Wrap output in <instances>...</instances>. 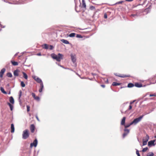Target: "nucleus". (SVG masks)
<instances>
[{"label":"nucleus","instance_id":"obj_4","mask_svg":"<svg viewBox=\"0 0 156 156\" xmlns=\"http://www.w3.org/2000/svg\"><path fill=\"white\" fill-rule=\"evenodd\" d=\"M38 141L37 139H35L33 143H31L30 144V147L32 148L33 146L36 147L37 145Z\"/></svg>","mask_w":156,"mask_h":156},{"label":"nucleus","instance_id":"obj_33","mask_svg":"<svg viewBox=\"0 0 156 156\" xmlns=\"http://www.w3.org/2000/svg\"><path fill=\"white\" fill-rule=\"evenodd\" d=\"M21 86L22 87H24L25 86V84L23 81L21 82Z\"/></svg>","mask_w":156,"mask_h":156},{"label":"nucleus","instance_id":"obj_26","mask_svg":"<svg viewBox=\"0 0 156 156\" xmlns=\"http://www.w3.org/2000/svg\"><path fill=\"white\" fill-rule=\"evenodd\" d=\"M82 6L84 8H86V3L85 2L84 0H82Z\"/></svg>","mask_w":156,"mask_h":156},{"label":"nucleus","instance_id":"obj_56","mask_svg":"<svg viewBox=\"0 0 156 156\" xmlns=\"http://www.w3.org/2000/svg\"><path fill=\"white\" fill-rule=\"evenodd\" d=\"M19 53V52H17L16 53L15 55H14V56L15 57L16 56H17V55H18V53Z\"/></svg>","mask_w":156,"mask_h":156},{"label":"nucleus","instance_id":"obj_20","mask_svg":"<svg viewBox=\"0 0 156 156\" xmlns=\"http://www.w3.org/2000/svg\"><path fill=\"white\" fill-rule=\"evenodd\" d=\"M38 83H43V82L39 78H37V80H36Z\"/></svg>","mask_w":156,"mask_h":156},{"label":"nucleus","instance_id":"obj_5","mask_svg":"<svg viewBox=\"0 0 156 156\" xmlns=\"http://www.w3.org/2000/svg\"><path fill=\"white\" fill-rule=\"evenodd\" d=\"M62 55L60 53H58L56 57L55 58L57 61L60 62L61 59H62Z\"/></svg>","mask_w":156,"mask_h":156},{"label":"nucleus","instance_id":"obj_45","mask_svg":"<svg viewBox=\"0 0 156 156\" xmlns=\"http://www.w3.org/2000/svg\"><path fill=\"white\" fill-rule=\"evenodd\" d=\"M124 1H119V2H117L116 4H121L122 3V2H124Z\"/></svg>","mask_w":156,"mask_h":156},{"label":"nucleus","instance_id":"obj_35","mask_svg":"<svg viewBox=\"0 0 156 156\" xmlns=\"http://www.w3.org/2000/svg\"><path fill=\"white\" fill-rule=\"evenodd\" d=\"M132 106L131 105H130L129 106V108L128 109V110H126L125 111V113H126L127 111L130 110L132 109Z\"/></svg>","mask_w":156,"mask_h":156},{"label":"nucleus","instance_id":"obj_50","mask_svg":"<svg viewBox=\"0 0 156 156\" xmlns=\"http://www.w3.org/2000/svg\"><path fill=\"white\" fill-rule=\"evenodd\" d=\"M104 17L105 18H107V15L105 13L104 15Z\"/></svg>","mask_w":156,"mask_h":156},{"label":"nucleus","instance_id":"obj_11","mask_svg":"<svg viewBox=\"0 0 156 156\" xmlns=\"http://www.w3.org/2000/svg\"><path fill=\"white\" fill-rule=\"evenodd\" d=\"M5 68H3L1 69L0 72V77L2 78L4 73L5 71Z\"/></svg>","mask_w":156,"mask_h":156},{"label":"nucleus","instance_id":"obj_62","mask_svg":"<svg viewBox=\"0 0 156 156\" xmlns=\"http://www.w3.org/2000/svg\"><path fill=\"white\" fill-rule=\"evenodd\" d=\"M141 4H139V5H140Z\"/></svg>","mask_w":156,"mask_h":156},{"label":"nucleus","instance_id":"obj_47","mask_svg":"<svg viewBox=\"0 0 156 156\" xmlns=\"http://www.w3.org/2000/svg\"><path fill=\"white\" fill-rule=\"evenodd\" d=\"M128 103V102H127L126 103H123L122 105V107H124L125 106V105H126V104H127Z\"/></svg>","mask_w":156,"mask_h":156},{"label":"nucleus","instance_id":"obj_55","mask_svg":"<svg viewBox=\"0 0 156 156\" xmlns=\"http://www.w3.org/2000/svg\"><path fill=\"white\" fill-rule=\"evenodd\" d=\"M126 1L130 2L133 1V0H125Z\"/></svg>","mask_w":156,"mask_h":156},{"label":"nucleus","instance_id":"obj_12","mask_svg":"<svg viewBox=\"0 0 156 156\" xmlns=\"http://www.w3.org/2000/svg\"><path fill=\"white\" fill-rule=\"evenodd\" d=\"M35 126L34 124H31L30 126V129L32 133L34 132L35 130Z\"/></svg>","mask_w":156,"mask_h":156},{"label":"nucleus","instance_id":"obj_59","mask_svg":"<svg viewBox=\"0 0 156 156\" xmlns=\"http://www.w3.org/2000/svg\"><path fill=\"white\" fill-rule=\"evenodd\" d=\"M60 66V67H62V68H64L63 67V66H61V65Z\"/></svg>","mask_w":156,"mask_h":156},{"label":"nucleus","instance_id":"obj_57","mask_svg":"<svg viewBox=\"0 0 156 156\" xmlns=\"http://www.w3.org/2000/svg\"><path fill=\"white\" fill-rule=\"evenodd\" d=\"M91 74L93 76H95L96 75L95 73H91Z\"/></svg>","mask_w":156,"mask_h":156},{"label":"nucleus","instance_id":"obj_16","mask_svg":"<svg viewBox=\"0 0 156 156\" xmlns=\"http://www.w3.org/2000/svg\"><path fill=\"white\" fill-rule=\"evenodd\" d=\"M9 100L10 103L12 104H14V99L11 96L9 97Z\"/></svg>","mask_w":156,"mask_h":156},{"label":"nucleus","instance_id":"obj_3","mask_svg":"<svg viewBox=\"0 0 156 156\" xmlns=\"http://www.w3.org/2000/svg\"><path fill=\"white\" fill-rule=\"evenodd\" d=\"M149 138V136L147 134H146V136L143 139V146L147 144V142Z\"/></svg>","mask_w":156,"mask_h":156},{"label":"nucleus","instance_id":"obj_37","mask_svg":"<svg viewBox=\"0 0 156 156\" xmlns=\"http://www.w3.org/2000/svg\"><path fill=\"white\" fill-rule=\"evenodd\" d=\"M76 37L77 38H82V36L79 34H77L76 35Z\"/></svg>","mask_w":156,"mask_h":156},{"label":"nucleus","instance_id":"obj_24","mask_svg":"<svg viewBox=\"0 0 156 156\" xmlns=\"http://www.w3.org/2000/svg\"><path fill=\"white\" fill-rule=\"evenodd\" d=\"M120 83H118L116 82H113L112 83V85L114 86H117L118 85H120Z\"/></svg>","mask_w":156,"mask_h":156},{"label":"nucleus","instance_id":"obj_48","mask_svg":"<svg viewBox=\"0 0 156 156\" xmlns=\"http://www.w3.org/2000/svg\"><path fill=\"white\" fill-rule=\"evenodd\" d=\"M155 96H156V94H150V97Z\"/></svg>","mask_w":156,"mask_h":156},{"label":"nucleus","instance_id":"obj_34","mask_svg":"<svg viewBox=\"0 0 156 156\" xmlns=\"http://www.w3.org/2000/svg\"><path fill=\"white\" fill-rule=\"evenodd\" d=\"M90 9L93 10H95V7L93 6H91L90 7Z\"/></svg>","mask_w":156,"mask_h":156},{"label":"nucleus","instance_id":"obj_31","mask_svg":"<svg viewBox=\"0 0 156 156\" xmlns=\"http://www.w3.org/2000/svg\"><path fill=\"white\" fill-rule=\"evenodd\" d=\"M75 34V33H72L70 34L69 36L70 37H74Z\"/></svg>","mask_w":156,"mask_h":156},{"label":"nucleus","instance_id":"obj_61","mask_svg":"<svg viewBox=\"0 0 156 156\" xmlns=\"http://www.w3.org/2000/svg\"><path fill=\"white\" fill-rule=\"evenodd\" d=\"M10 94V92H9V93L8 94Z\"/></svg>","mask_w":156,"mask_h":156},{"label":"nucleus","instance_id":"obj_44","mask_svg":"<svg viewBox=\"0 0 156 156\" xmlns=\"http://www.w3.org/2000/svg\"><path fill=\"white\" fill-rule=\"evenodd\" d=\"M150 113V112L149 111L148 112H145L142 116H143V117L144 115H146L147 114H149Z\"/></svg>","mask_w":156,"mask_h":156},{"label":"nucleus","instance_id":"obj_46","mask_svg":"<svg viewBox=\"0 0 156 156\" xmlns=\"http://www.w3.org/2000/svg\"><path fill=\"white\" fill-rule=\"evenodd\" d=\"M35 117L36 118V119H37V120L39 121V122H40V120H39L38 117V116L37 115H36L35 116Z\"/></svg>","mask_w":156,"mask_h":156},{"label":"nucleus","instance_id":"obj_42","mask_svg":"<svg viewBox=\"0 0 156 156\" xmlns=\"http://www.w3.org/2000/svg\"><path fill=\"white\" fill-rule=\"evenodd\" d=\"M54 48V46L52 45H50L49 46V49L51 50H52Z\"/></svg>","mask_w":156,"mask_h":156},{"label":"nucleus","instance_id":"obj_63","mask_svg":"<svg viewBox=\"0 0 156 156\" xmlns=\"http://www.w3.org/2000/svg\"><path fill=\"white\" fill-rule=\"evenodd\" d=\"M108 80H107V82H108Z\"/></svg>","mask_w":156,"mask_h":156},{"label":"nucleus","instance_id":"obj_25","mask_svg":"<svg viewBox=\"0 0 156 156\" xmlns=\"http://www.w3.org/2000/svg\"><path fill=\"white\" fill-rule=\"evenodd\" d=\"M51 57L54 59H55V58L57 56V55L55 54L54 53H52L51 54Z\"/></svg>","mask_w":156,"mask_h":156},{"label":"nucleus","instance_id":"obj_60","mask_svg":"<svg viewBox=\"0 0 156 156\" xmlns=\"http://www.w3.org/2000/svg\"><path fill=\"white\" fill-rule=\"evenodd\" d=\"M60 66V67H62V68H64L63 67V66H61V65Z\"/></svg>","mask_w":156,"mask_h":156},{"label":"nucleus","instance_id":"obj_41","mask_svg":"<svg viewBox=\"0 0 156 156\" xmlns=\"http://www.w3.org/2000/svg\"><path fill=\"white\" fill-rule=\"evenodd\" d=\"M136 154L137 155V156H140V155L139 153L138 150L137 149H136Z\"/></svg>","mask_w":156,"mask_h":156},{"label":"nucleus","instance_id":"obj_10","mask_svg":"<svg viewBox=\"0 0 156 156\" xmlns=\"http://www.w3.org/2000/svg\"><path fill=\"white\" fill-rule=\"evenodd\" d=\"M31 94L32 95V96L33 97L35 100H36L37 101H40V99L39 97L38 96H36L35 94L34 93H32Z\"/></svg>","mask_w":156,"mask_h":156},{"label":"nucleus","instance_id":"obj_64","mask_svg":"<svg viewBox=\"0 0 156 156\" xmlns=\"http://www.w3.org/2000/svg\"><path fill=\"white\" fill-rule=\"evenodd\" d=\"M154 137H155V138H156V135Z\"/></svg>","mask_w":156,"mask_h":156},{"label":"nucleus","instance_id":"obj_43","mask_svg":"<svg viewBox=\"0 0 156 156\" xmlns=\"http://www.w3.org/2000/svg\"><path fill=\"white\" fill-rule=\"evenodd\" d=\"M27 111L28 112H29L30 110V107L29 105L27 106Z\"/></svg>","mask_w":156,"mask_h":156},{"label":"nucleus","instance_id":"obj_51","mask_svg":"<svg viewBox=\"0 0 156 156\" xmlns=\"http://www.w3.org/2000/svg\"><path fill=\"white\" fill-rule=\"evenodd\" d=\"M135 101V100H133L132 101H131L129 103L130 105H131L133 104Z\"/></svg>","mask_w":156,"mask_h":156},{"label":"nucleus","instance_id":"obj_8","mask_svg":"<svg viewBox=\"0 0 156 156\" xmlns=\"http://www.w3.org/2000/svg\"><path fill=\"white\" fill-rule=\"evenodd\" d=\"M124 133H123L122 136L124 138L129 133V129H124Z\"/></svg>","mask_w":156,"mask_h":156},{"label":"nucleus","instance_id":"obj_53","mask_svg":"<svg viewBox=\"0 0 156 156\" xmlns=\"http://www.w3.org/2000/svg\"><path fill=\"white\" fill-rule=\"evenodd\" d=\"M37 55L38 56H41V55L40 53H38L37 54Z\"/></svg>","mask_w":156,"mask_h":156},{"label":"nucleus","instance_id":"obj_19","mask_svg":"<svg viewBox=\"0 0 156 156\" xmlns=\"http://www.w3.org/2000/svg\"><path fill=\"white\" fill-rule=\"evenodd\" d=\"M126 118V117H124L122 119L121 122V124L122 125H124L125 123Z\"/></svg>","mask_w":156,"mask_h":156},{"label":"nucleus","instance_id":"obj_49","mask_svg":"<svg viewBox=\"0 0 156 156\" xmlns=\"http://www.w3.org/2000/svg\"><path fill=\"white\" fill-rule=\"evenodd\" d=\"M131 16L134 17H135V16H137V15L136 14H132L131 15Z\"/></svg>","mask_w":156,"mask_h":156},{"label":"nucleus","instance_id":"obj_7","mask_svg":"<svg viewBox=\"0 0 156 156\" xmlns=\"http://www.w3.org/2000/svg\"><path fill=\"white\" fill-rule=\"evenodd\" d=\"M114 74L116 76H119V77H122V78H124V77H129L130 76L129 75H121L120 74H118L116 73H114Z\"/></svg>","mask_w":156,"mask_h":156},{"label":"nucleus","instance_id":"obj_30","mask_svg":"<svg viewBox=\"0 0 156 156\" xmlns=\"http://www.w3.org/2000/svg\"><path fill=\"white\" fill-rule=\"evenodd\" d=\"M7 76L9 77H11L12 76V75L11 73H7Z\"/></svg>","mask_w":156,"mask_h":156},{"label":"nucleus","instance_id":"obj_58","mask_svg":"<svg viewBox=\"0 0 156 156\" xmlns=\"http://www.w3.org/2000/svg\"><path fill=\"white\" fill-rule=\"evenodd\" d=\"M88 79L91 80H92V79L88 78Z\"/></svg>","mask_w":156,"mask_h":156},{"label":"nucleus","instance_id":"obj_15","mask_svg":"<svg viewBox=\"0 0 156 156\" xmlns=\"http://www.w3.org/2000/svg\"><path fill=\"white\" fill-rule=\"evenodd\" d=\"M19 71V70L18 69L15 70L13 72L14 76H19L18 72Z\"/></svg>","mask_w":156,"mask_h":156},{"label":"nucleus","instance_id":"obj_18","mask_svg":"<svg viewBox=\"0 0 156 156\" xmlns=\"http://www.w3.org/2000/svg\"><path fill=\"white\" fill-rule=\"evenodd\" d=\"M61 41L63 43L66 44H69V42L66 40L65 39H62L61 40Z\"/></svg>","mask_w":156,"mask_h":156},{"label":"nucleus","instance_id":"obj_27","mask_svg":"<svg viewBox=\"0 0 156 156\" xmlns=\"http://www.w3.org/2000/svg\"><path fill=\"white\" fill-rule=\"evenodd\" d=\"M23 77L25 79H27L28 78V76L27 74L24 72H23Z\"/></svg>","mask_w":156,"mask_h":156},{"label":"nucleus","instance_id":"obj_28","mask_svg":"<svg viewBox=\"0 0 156 156\" xmlns=\"http://www.w3.org/2000/svg\"><path fill=\"white\" fill-rule=\"evenodd\" d=\"M11 63L13 66H17L18 65V63L17 62L11 61Z\"/></svg>","mask_w":156,"mask_h":156},{"label":"nucleus","instance_id":"obj_40","mask_svg":"<svg viewBox=\"0 0 156 156\" xmlns=\"http://www.w3.org/2000/svg\"><path fill=\"white\" fill-rule=\"evenodd\" d=\"M21 95H22V91H21V90H20L19 91V99H20V98L21 97Z\"/></svg>","mask_w":156,"mask_h":156},{"label":"nucleus","instance_id":"obj_21","mask_svg":"<svg viewBox=\"0 0 156 156\" xmlns=\"http://www.w3.org/2000/svg\"><path fill=\"white\" fill-rule=\"evenodd\" d=\"M133 86H134V84L132 83H128L127 85V87L129 88L132 87Z\"/></svg>","mask_w":156,"mask_h":156},{"label":"nucleus","instance_id":"obj_52","mask_svg":"<svg viewBox=\"0 0 156 156\" xmlns=\"http://www.w3.org/2000/svg\"><path fill=\"white\" fill-rule=\"evenodd\" d=\"M154 108H153L152 109L150 110V111H149L151 113V112H152V111H153L154 110Z\"/></svg>","mask_w":156,"mask_h":156},{"label":"nucleus","instance_id":"obj_17","mask_svg":"<svg viewBox=\"0 0 156 156\" xmlns=\"http://www.w3.org/2000/svg\"><path fill=\"white\" fill-rule=\"evenodd\" d=\"M11 132L12 133H13L14 132V125L13 124H11Z\"/></svg>","mask_w":156,"mask_h":156},{"label":"nucleus","instance_id":"obj_14","mask_svg":"<svg viewBox=\"0 0 156 156\" xmlns=\"http://www.w3.org/2000/svg\"><path fill=\"white\" fill-rule=\"evenodd\" d=\"M44 88V85L43 83H41L40 84V88L39 90V92L41 93L42 92L43 89Z\"/></svg>","mask_w":156,"mask_h":156},{"label":"nucleus","instance_id":"obj_32","mask_svg":"<svg viewBox=\"0 0 156 156\" xmlns=\"http://www.w3.org/2000/svg\"><path fill=\"white\" fill-rule=\"evenodd\" d=\"M44 47H43V48L46 49H48V44H44L43 45Z\"/></svg>","mask_w":156,"mask_h":156},{"label":"nucleus","instance_id":"obj_1","mask_svg":"<svg viewBox=\"0 0 156 156\" xmlns=\"http://www.w3.org/2000/svg\"><path fill=\"white\" fill-rule=\"evenodd\" d=\"M143 118V116H140L137 118L133 120L131 122V124L134 125H136L141 121Z\"/></svg>","mask_w":156,"mask_h":156},{"label":"nucleus","instance_id":"obj_29","mask_svg":"<svg viewBox=\"0 0 156 156\" xmlns=\"http://www.w3.org/2000/svg\"><path fill=\"white\" fill-rule=\"evenodd\" d=\"M154 155V153L152 152H150L147 154V156H153Z\"/></svg>","mask_w":156,"mask_h":156},{"label":"nucleus","instance_id":"obj_39","mask_svg":"<svg viewBox=\"0 0 156 156\" xmlns=\"http://www.w3.org/2000/svg\"><path fill=\"white\" fill-rule=\"evenodd\" d=\"M32 78L36 81L37 78H38V77L35 76H32Z\"/></svg>","mask_w":156,"mask_h":156},{"label":"nucleus","instance_id":"obj_23","mask_svg":"<svg viewBox=\"0 0 156 156\" xmlns=\"http://www.w3.org/2000/svg\"><path fill=\"white\" fill-rule=\"evenodd\" d=\"M7 104L9 105L11 111H12L13 109V106L9 103H8Z\"/></svg>","mask_w":156,"mask_h":156},{"label":"nucleus","instance_id":"obj_38","mask_svg":"<svg viewBox=\"0 0 156 156\" xmlns=\"http://www.w3.org/2000/svg\"><path fill=\"white\" fill-rule=\"evenodd\" d=\"M148 149V147H146L144 148H143L142 150V152H145L147 151V150Z\"/></svg>","mask_w":156,"mask_h":156},{"label":"nucleus","instance_id":"obj_54","mask_svg":"<svg viewBox=\"0 0 156 156\" xmlns=\"http://www.w3.org/2000/svg\"><path fill=\"white\" fill-rule=\"evenodd\" d=\"M101 87H102L103 88H104L105 87V85L104 84H102L101 85Z\"/></svg>","mask_w":156,"mask_h":156},{"label":"nucleus","instance_id":"obj_9","mask_svg":"<svg viewBox=\"0 0 156 156\" xmlns=\"http://www.w3.org/2000/svg\"><path fill=\"white\" fill-rule=\"evenodd\" d=\"M155 141V140H151L149 141L148 142V145L149 146L151 147L152 146H154L155 144H154V142Z\"/></svg>","mask_w":156,"mask_h":156},{"label":"nucleus","instance_id":"obj_13","mask_svg":"<svg viewBox=\"0 0 156 156\" xmlns=\"http://www.w3.org/2000/svg\"><path fill=\"white\" fill-rule=\"evenodd\" d=\"M135 86L137 87H141L143 86L142 84L139 83H136L135 84Z\"/></svg>","mask_w":156,"mask_h":156},{"label":"nucleus","instance_id":"obj_36","mask_svg":"<svg viewBox=\"0 0 156 156\" xmlns=\"http://www.w3.org/2000/svg\"><path fill=\"white\" fill-rule=\"evenodd\" d=\"M133 125L132 124H131V122L129 124L126 125L125 126V128H128L131 125Z\"/></svg>","mask_w":156,"mask_h":156},{"label":"nucleus","instance_id":"obj_2","mask_svg":"<svg viewBox=\"0 0 156 156\" xmlns=\"http://www.w3.org/2000/svg\"><path fill=\"white\" fill-rule=\"evenodd\" d=\"M29 136L28 133V130L27 129H26L23 132L22 134V138L23 139H26L28 138Z\"/></svg>","mask_w":156,"mask_h":156},{"label":"nucleus","instance_id":"obj_22","mask_svg":"<svg viewBox=\"0 0 156 156\" xmlns=\"http://www.w3.org/2000/svg\"><path fill=\"white\" fill-rule=\"evenodd\" d=\"M0 90H1V92L3 94H7V92L4 90V89L2 87H0Z\"/></svg>","mask_w":156,"mask_h":156},{"label":"nucleus","instance_id":"obj_6","mask_svg":"<svg viewBox=\"0 0 156 156\" xmlns=\"http://www.w3.org/2000/svg\"><path fill=\"white\" fill-rule=\"evenodd\" d=\"M71 60L73 63H75L76 61V57L75 54L71 53L70 55Z\"/></svg>","mask_w":156,"mask_h":156}]
</instances>
